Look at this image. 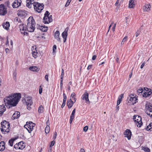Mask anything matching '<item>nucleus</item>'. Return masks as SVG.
Segmentation results:
<instances>
[{"label":"nucleus","mask_w":152,"mask_h":152,"mask_svg":"<svg viewBox=\"0 0 152 152\" xmlns=\"http://www.w3.org/2000/svg\"><path fill=\"white\" fill-rule=\"evenodd\" d=\"M27 24L26 26L23 24L19 25V28L21 34L27 35V31L30 32L34 31L35 28L36 23L33 17H29L27 20Z\"/></svg>","instance_id":"nucleus-1"},{"label":"nucleus","mask_w":152,"mask_h":152,"mask_svg":"<svg viewBox=\"0 0 152 152\" xmlns=\"http://www.w3.org/2000/svg\"><path fill=\"white\" fill-rule=\"evenodd\" d=\"M21 98V95L20 93L12 94L5 97L4 102L6 107L10 108L16 106Z\"/></svg>","instance_id":"nucleus-2"},{"label":"nucleus","mask_w":152,"mask_h":152,"mask_svg":"<svg viewBox=\"0 0 152 152\" xmlns=\"http://www.w3.org/2000/svg\"><path fill=\"white\" fill-rule=\"evenodd\" d=\"M1 131L4 134H5V132H8L10 131V124L9 123L4 120L1 123Z\"/></svg>","instance_id":"nucleus-3"},{"label":"nucleus","mask_w":152,"mask_h":152,"mask_svg":"<svg viewBox=\"0 0 152 152\" xmlns=\"http://www.w3.org/2000/svg\"><path fill=\"white\" fill-rule=\"evenodd\" d=\"M133 119L137 127H140L142 125V118L140 116L138 115H134Z\"/></svg>","instance_id":"nucleus-4"},{"label":"nucleus","mask_w":152,"mask_h":152,"mask_svg":"<svg viewBox=\"0 0 152 152\" xmlns=\"http://www.w3.org/2000/svg\"><path fill=\"white\" fill-rule=\"evenodd\" d=\"M138 99L134 97L133 95H130L127 98L128 104L129 105H133L137 102Z\"/></svg>","instance_id":"nucleus-5"},{"label":"nucleus","mask_w":152,"mask_h":152,"mask_svg":"<svg viewBox=\"0 0 152 152\" xmlns=\"http://www.w3.org/2000/svg\"><path fill=\"white\" fill-rule=\"evenodd\" d=\"M34 10L38 13L40 12L43 9L44 5L43 4H41L38 3H35L33 4Z\"/></svg>","instance_id":"nucleus-6"},{"label":"nucleus","mask_w":152,"mask_h":152,"mask_svg":"<svg viewBox=\"0 0 152 152\" xmlns=\"http://www.w3.org/2000/svg\"><path fill=\"white\" fill-rule=\"evenodd\" d=\"M35 124L31 122H26V124L25 125L24 127L28 131L29 133H30L33 130L34 127L35 126Z\"/></svg>","instance_id":"nucleus-7"},{"label":"nucleus","mask_w":152,"mask_h":152,"mask_svg":"<svg viewBox=\"0 0 152 152\" xmlns=\"http://www.w3.org/2000/svg\"><path fill=\"white\" fill-rule=\"evenodd\" d=\"M25 100L26 101L27 108L29 110H31V107L30 106L33 103L31 97L30 96H28L26 98Z\"/></svg>","instance_id":"nucleus-8"},{"label":"nucleus","mask_w":152,"mask_h":152,"mask_svg":"<svg viewBox=\"0 0 152 152\" xmlns=\"http://www.w3.org/2000/svg\"><path fill=\"white\" fill-rule=\"evenodd\" d=\"M7 8L4 4L0 5V15H4L7 13Z\"/></svg>","instance_id":"nucleus-9"},{"label":"nucleus","mask_w":152,"mask_h":152,"mask_svg":"<svg viewBox=\"0 0 152 152\" xmlns=\"http://www.w3.org/2000/svg\"><path fill=\"white\" fill-rule=\"evenodd\" d=\"M146 113L147 114L152 118V106L149 105L146 106Z\"/></svg>","instance_id":"nucleus-10"},{"label":"nucleus","mask_w":152,"mask_h":152,"mask_svg":"<svg viewBox=\"0 0 152 152\" xmlns=\"http://www.w3.org/2000/svg\"><path fill=\"white\" fill-rule=\"evenodd\" d=\"M21 0H15L13 3L12 6L14 8H17L21 5Z\"/></svg>","instance_id":"nucleus-11"},{"label":"nucleus","mask_w":152,"mask_h":152,"mask_svg":"<svg viewBox=\"0 0 152 152\" xmlns=\"http://www.w3.org/2000/svg\"><path fill=\"white\" fill-rule=\"evenodd\" d=\"M69 30V28L67 27L65 29L64 31L62 33V36L64 39L63 42H65L66 41V38L67 37L68 33L67 32Z\"/></svg>","instance_id":"nucleus-12"},{"label":"nucleus","mask_w":152,"mask_h":152,"mask_svg":"<svg viewBox=\"0 0 152 152\" xmlns=\"http://www.w3.org/2000/svg\"><path fill=\"white\" fill-rule=\"evenodd\" d=\"M88 94L86 92L82 96V99L83 100H85L86 103H90V101L88 99Z\"/></svg>","instance_id":"nucleus-13"},{"label":"nucleus","mask_w":152,"mask_h":152,"mask_svg":"<svg viewBox=\"0 0 152 152\" xmlns=\"http://www.w3.org/2000/svg\"><path fill=\"white\" fill-rule=\"evenodd\" d=\"M125 137H127L128 140H129L131 139L132 133L130 130L129 129H126L124 132Z\"/></svg>","instance_id":"nucleus-14"},{"label":"nucleus","mask_w":152,"mask_h":152,"mask_svg":"<svg viewBox=\"0 0 152 152\" xmlns=\"http://www.w3.org/2000/svg\"><path fill=\"white\" fill-rule=\"evenodd\" d=\"M37 29H40L41 31L43 32L46 31L48 30V27L45 26H41L37 24Z\"/></svg>","instance_id":"nucleus-15"},{"label":"nucleus","mask_w":152,"mask_h":152,"mask_svg":"<svg viewBox=\"0 0 152 152\" xmlns=\"http://www.w3.org/2000/svg\"><path fill=\"white\" fill-rule=\"evenodd\" d=\"M26 6L29 8H31L32 5L33 6V4L35 3L34 2V0H26Z\"/></svg>","instance_id":"nucleus-16"},{"label":"nucleus","mask_w":152,"mask_h":152,"mask_svg":"<svg viewBox=\"0 0 152 152\" xmlns=\"http://www.w3.org/2000/svg\"><path fill=\"white\" fill-rule=\"evenodd\" d=\"M151 6L150 4H146L143 7L144 11L149 12L150 11Z\"/></svg>","instance_id":"nucleus-17"},{"label":"nucleus","mask_w":152,"mask_h":152,"mask_svg":"<svg viewBox=\"0 0 152 152\" xmlns=\"http://www.w3.org/2000/svg\"><path fill=\"white\" fill-rule=\"evenodd\" d=\"M6 110V108L5 105L3 104L0 105V116L2 115Z\"/></svg>","instance_id":"nucleus-18"},{"label":"nucleus","mask_w":152,"mask_h":152,"mask_svg":"<svg viewBox=\"0 0 152 152\" xmlns=\"http://www.w3.org/2000/svg\"><path fill=\"white\" fill-rule=\"evenodd\" d=\"M26 11L24 10H20L18 11V16L22 17L26 14Z\"/></svg>","instance_id":"nucleus-19"},{"label":"nucleus","mask_w":152,"mask_h":152,"mask_svg":"<svg viewBox=\"0 0 152 152\" xmlns=\"http://www.w3.org/2000/svg\"><path fill=\"white\" fill-rule=\"evenodd\" d=\"M151 90L148 89L145 92L142 94L143 97H147L149 96L151 94Z\"/></svg>","instance_id":"nucleus-20"},{"label":"nucleus","mask_w":152,"mask_h":152,"mask_svg":"<svg viewBox=\"0 0 152 152\" xmlns=\"http://www.w3.org/2000/svg\"><path fill=\"white\" fill-rule=\"evenodd\" d=\"M60 33L59 31H57L55 33L54 37L59 42H61L60 39L59 38Z\"/></svg>","instance_id":"nucleus-21"},{"label":"nucleus","mask_w":152,"mask_h":152,"mask_svg":"<svg viewBox=\"0 0 152 152\" xmlns=\"http://www.w3.org/2000/svg\"><path fill=\"white\" fill-rule=\"evenodd\" d=\"M20 113L19 112L16 111L13 114L12 117L14 119L18 118L20 116Z\"/></svg>","instance_id":"nucleus-22"},{"label":"nucleus","mask_w":152,"mask_h":152,"mask_svg":"<svg viewBox=\"0 0 152 152\" xmlns=\"http://www.w3.org/2000/svg\"><path fill=\"white\" fill-rule=\"evenodd\" d=\"M5 143L4 141H1L0 142V151H3L5 149Z\"/></svg>","instance_id":"nucleus-23"},{"label":"nucleus","mask_w":152,"mask_h":152,"mask_svg":"<svg viewBox=\"0 0 152 152\" xmlns=\"http://www.w3.org/2000/svg\"><path fill=\"white\" fill-rule=\"evenodd\" d=\"M18 145L19 149L22 150L25 147V143L22 142H20L18 143Z\"/></svg>","instance_id":"nucleus-24"},{"label":"nucleus","mask_w":152,"mask_h":152,"mask_svg":"<svg viewBox=\"0 0 152 152\" xmlns=\"http://www.w3.org/2000/svg\"><path fill=\"white\" fill-rule=\"evenodd\" d=\"M3 26L4 29L8 30L9 29L10 26L9 23L8 22H7L3 24Z\"/></svg>","instance_id":"nucleus-25"},{"label":"nucleus","mask_w":152,"mask_h":152,"mask_svg":"<svg viewBox=\"0 0 152 152\" xmlns=\"http://www.w3.org/2000/svg\"><path fill=\"white\" fill-rule=\"evenodd\" d=\"M73 104V102L71 100V99L68 101L67 105L69 108H71L72 107Z\"/></svg>","instance_id":"nucleus-26"},{"label":"nucleus","mask_w":152,"mask_h":152,"mask_svg":"<svg viewBox=\"0 0 152 152\" xmlns=\"http://www.w3.org/2000/svg\"><path fill=\"white\" fill-rule=\"evenodd\" d=\"M49 17L48 16H44L43 19V22L45 24H48L49 22Z\"/></svg>","instance_id":"nucleus-27"},{"label":"nucleus","mask_w":152,"mask_h":152,"mask_svg":"<svg viewBox=\"0 0 152 152\" xmlns=\"http://www.w3.org/2000/svg\"><path fill=\"white\" fill-rule=\"evenodd\" d=\"M29 69L30 70L33 72H38V68L36 66H31L29 68Z\"/></svg>","instance_id":"nucleus-28"},{"label":"nucleus","mask_w":152,"mask_h":152,"mask_svg":"<svg viewBox=\"0 0 152 152\" xmlns=\"http://www.w3.org/2000/svg\"><path fill=\"white\" fill-rule=\"evenodd\" d=\"M134 1L133 0H130L129 1V6L130 8H133L134 6Z\"/></svg>","instance_id":"nucleus-29"},{"label":"nucleus","mask_w":152,"mask_h":152,"mask_svg":"<svg viewBox=\"0 0 152 152\" xmlns=\"http://www.w3.org/2000/svg\"><path fill=\"white\" fill-rule=\"evenodd\" d=\"M142 149L145 152H150V149L147 147H142Z\"/></svg>","instance_id":"nucleus-30"},{"label":"nucleus","mask_w":152,"mask_h":152,"mask_svg":"<svg viewBox=\"0 0 152 152\" xmlns=\"http://www.w3.org/2000/svg\"><path fill=\"white\" fill-rule=\"evenodd\" d=\"M147 130H149L151 129H152V123H151L146 128Z\"/></svg>","instance_id":"nucleus-31"},{"label":"nucleus","mask_w":152,"mask_h":152,"mask_svg":"<svg viewBox=\"0 0 152 152\" xmlns=\"http://www.w3.org/2000/svg\"><path fill=\"white\" fill-rule=\"evenodd\" d=\"M127 39V37L125 36L124 38L123 39V40L121 42V45H123L124 44V42H126Z\"/></svg>","instance_id":"nucleus-32"},{"label":"nucleus","mask_w":152,"mask_h":152,"mask_svg":"<svg viewBox=\"0 0 152 152\" xmlns=\"http://www.w3.org/2000/svg\"><path fill=\"white\" fill-rule=\"evenodd\" d=\"M43 108L42 106L41 105L39 106L38 108V111L39 113H42L43 112Z\"/></svg>","instance_id":"nucleus-33"},{"label":"nucleus","mask_w":152,"mask_h":152,"mask_svg":"<svg viewBox=\"0 0 152 152\" xmlns=\"http://www.w3.org/2000/svg\"><path fill=\"white\" fill-rule=\"evenodd\" d=\"M50 131V127L48 126H46L45 129V132L47 134L49 133Z\"/></svg>","instance_id":"nucleus-34"},{"label":"nucleus","mask_w":152,"mask_h":152,"mask_svg":"<svg viewBox=\"0 0 152 152\" xmlns=\"http://www.w3.org/2000/svg\"><path fill=\"white\" fill-rule=\"evenodd\" d=\"M14 140H15L14 139H12L9 140V144L11 146L13 145V143Z\"/></svg>","instance_id":"nucleus-35"},{"label":"nucleus","mask_w":152,"mask_h":152,"mask_svg":"<svg viewBox=\"0 0 152 152\" xmlns=\"http://www.w3.org/2000/svg\"><path fill=\"white\" fill-rule=\"evenodd\" d=\"M75 109H74L73 110V111L72 112V114L71 115L70 117V118H74V115H75Z\"/></svg>","instance_id":"nucleus-36"},{"label":"nucleus","mask_w":152,"mask_h":152,"mask_svg":"<svg viewBox=\"0 0 152 152\" xmlns=\"http://www.w3.org/2000/svg\"><path fill=\"white\" fill-rule=\"evenodd\" d=\"M32 53L33 55V56L35 58H36L37 57V52H35V51H33Z\"/></svg>","instance_id":"nucleus-37"},{"label":"nucleus","mask_w":152,"mask_h":152,"mask_svg":"<svg viewBox=\"0 0 152 152\" xmlns=\"http://www.w3.org/2000/svg\"><path fill=\"white\" fill-rule=\"evenodd\" d=\"M121 101L122 99H121V98H120V97H119L117 102V105H118L119 104L121 103Z\"/></svg>","instance_id":"nucleus-38"},{"label":"nucleus","mask_w":152,"mask_h":152,"mask_svg":"<svg viewBox=\"0 0 152 152\" xmlns=\"http://www.w3.org/2000/svg\"><path fill=\"white\" fill-rule=\"evenodd\" d=\"M14 147L16 150L19 149L18 143L15 144L14 146Z\"/></svg>","instance_id":"nucleus-39"},{"label":"nucleus","mask_w":152,"mask_h":152,"mask_svg":"<svg viewBox=\"0 0 152 152\" xmlns=\"http://www.w3.org/2000/svg\"><path fill=\"white\" fill-rule=\"evenodd\" d=\"M63 95V96H64V99H63V102H66V94L65 93H64Z\"/></svg>","instance_id":"nucleus-40"},{"label":"nucleus","mask_w":152,"mask_h":152,"mask_svg":"<svg viewBox=\"0 0 152 152\" xmlns=\"http://www.w3.org/2000/svg\"><path fill=\"white\" fill-rule=\"evenodd\" d=\"M75 93H74V92L72 93L71 94L70 96V99H72L73 98H74V97L75 96Z\"/></svg>","instance_id":"nucleus-41"},{"label":"nucleus","mask_w":152,"mask_h":152,"mask_svg":"<svg viewBox=\"0 0 152 152\" xmlns=\"http://www.w3.org/2000/svg\"><path fill=\"white\" fill-rule=\"evenodd\" d=\"M141 32V30H138L137 31L136 33V36L137 37L140 34Z\"/></svg>","instance_id":"nucleus-42"},{"label":"nucleus","mask_w":152,"mask_h":152,"mask_svg":"<svg viewBox=\"0 0 152 152\" xmlns=\"http://www.w3.org/2000/svg\"><path fill=\"white\" fill-rule=\"evenodd\" d=\"M56 48V45H53V53H56L55 50Z\"/></svg>","instance_id":"nucleus-43"},{"label":"nucleus","mask_w":152,"mask_h":152,"mask_svg":"<svg viewBox=\"0 0 152 152\" xmlns=\"http://www.w3.org/2000/svg\"><path fill=\"white\" fill-rule=\"evenodd\" d=\"M103 60H101L99 62V66H100L101 65H102V64H104L105 63V61H102Z\"/></svg>","instance_id":"nucleus-44"},{"label":"nucleus","mask_w":152,"mask_h":152,"mask_svg":"<svg viewBox=\"0 0 152 152\" xmlns=\"http://www.w3.org/2000/svg\"><path fill=\"white\" fill-rule=\"evenodd\" d=\"M49 17V22H51L53 20V19L52 18V15H50V16H48Z\"/></svg>","instance_id":"nucleus-45"},{"label":"nucleus","mask_w":152,"mask_h":152,"mask_svg":"<svg viewBox=\"0 0 152 152\" xmlns=\"http://www.w3.org/2000/svg\"><path fill=\"white\" fill-rule=\"evenodd\" d=\"M42 86H39V93L40 94H41L42 92Z\"/></svg>","instance_id":"nucleus-46"},{"label":"nucleus","mask_w":152,"mask_h":152,"mask_svg":"<svg viewBox=\"0 0 152 152\" xmlns=\"http://www.w3.org/2000/svg\"><path fill=\"white\" fill-rule=\"evenodd\" d=\"M49 14L50 13H49V12L48 11H46L45 14L44 16H48Z\"/></svg>","instance_id":"nucleus-47"},{"label":"nucleus","mask_w":152,"mask_h":152,"mask_svg":"<svg viewBox=\"0 0 152 152\" xmlns=\"http://www.w3.org/2000/svg\"><path fill=\"white\" fill-rule=\"evenodd\" d=\"M14 20L15 21H18V22H19L20 21V18H18L17 17L15 18Z\"/></svg>","instance_id":"nucleus-48"},{"label":"nucleus","mask_w":152,"mask_h":152,"mask_svg":"<svg viewBox=\"0 0 152 152\" xmlns=\"http://www.w3.org/2000/svg\"><path fill=\"white\" fill-rule=\"evenodd\" d=\"M88 129V127L87 126H85L83 128V130L85 132H86Z\"/></svg>","instance_id":"nucleus-49"},{"label":"nucleus","mask_w":152,"mask_h":152,"mask_svg":"<svg viewBox=\"0 0 152 152\" xmlns=\"http://www.w3.org/2000/svg\"><path fill=\"white\" fill-rule=\"evenodd\" d=\"M57 135V133L56 132H55V133H54V135L53 136V138L54 140L56 139V137Z\"/></svg>","instance_id":"nucleus-50"},{"label":"nucleus","mask_w":152,"mask_h":152,"mask_svg":"<svg viewBox=\"0 0 152 152\" xmlns=\"http://www.w3.org/2000/svg\"><path fill=\"white\" fill-rule=\"evenodd\" d=\"M64 70L63 69H62L61 74V77H62V78H63L64 75Z\"/></svg>","instance_id":"nucleus-51"},{"label":"nucleus","mask_w":152,"mask_h":152,"mask_svg":"<svg viewBox=\"0 0 152 152\" xmlns=\"http://www.w3.org/2000/svg\"><path fill=\"white\" fill-rule=\"evenodd\" d=\"M5 4L7 6L9 7L10 5V3L9 1H7L5 2Z\"/></svg>","instance_id":"nucleus-52"},{"label":"nucleus","mask_w":152,"mask_h":152,"mask_svg":"<svg viewBox=\"0 0 152 152\" xmlns=\"http://www.w3.org/2000/svg\"><path fill=\"white\" fill-rule=\"evenodd\" d=\"M55 142L54 140H53L51 142V144L50 145V147H51L53 146L55 144Z\"/></svg>","instance_id":"nucleus-53"},{"label":"nucleus","mask_w":152,"mask_h":152,"mask_svg":"<svg viewBox=\"0 0 152 152\" xmlns=\"http://www.w3.org/2000/svg\"><path fill=\"white\" fill-rule=\"evenodd\" d=\"M119 0H117L115 4V6H118L119 5Z\"/></svg>","instance_id":"nucleus-54"},{"label":"nucleus","mask_w":152,"mask_h":152,"mask_svg":"<svg viewBox=\"0 0 152 152\" xmlns=\"http://www.w3.org/2000/svg\"><path fill=\"white\" fill-rule=\"evenodd\" d=\"M116 23H115L114 24V25L113 27L112 28V29L113 31H115V28L116 26Z\"/></svg>","instance_id":"nucleus-55"},{"label":"nucleus","mask_w":152,"mask_h":152,"mask_svg":"<svg viewBox=\"0 0 152 152\" xmlns=\"http://www.w3.org/2000/svg\"><path fill=\"white\" fill-rule=\"evenodd\" d=\"M145 62H143L142 64V65L140 66V68L142 69L143 68V66H144L145 65Z\"/></svg>","instance_id":"nucleus-56"},{"label":"nucleus","mask_w":152,"mask_h":152,"mask_svg":"<svg viewBox=\"0 0 152 152\" xmlns=\"http://www.w3.org/2000/svg\"><path fill=\"white\" fill-rule=\"evenodd\" d=\"M45 78L47 82L48 81V75H45Z\"/></svg>","instance_id":"nucleus-57"},{"label":"nucleus","mask_w":152,"mask_h":152,"mask_svg":"<svg viewBox=\"0 0 152 152\" xmlns=\"http://www.w3.org/2000/svg\"><path fill=\"white\" fill-rule=\"evenodd\" d=\"M137 91L139 93H141L142 92V88H140Z\"/></svg>","instance_id":"nucleus-58"},{"label":"nucleus","mask_w":152,"mask_h":152,"mask_svg":"<svg viewBox=\"0 0 152 152\" xmlns=\"http://www.w3.org/2000/svg\"><path fill=\"white\" fill-rule=\"evenodd\" d=\"M46 125H47V126H49L50 124V122H49V120H48L47 121Z\"/></svg>","instance_id":"nucleus-59"},{"label":"nucleus","mask_w":152,"mask_h":152,"mask_svg":"<svg viewBox=\"0 0 152 152\" xmlns=\"http://www.w3.org/2000/svg\"><path fill=\"white\" fill-rule=\"evenodd\" d=\"M96 56L95 55H94L92 57V59L93 60H95L96 59Z\"/></svg>","instance_id":"nucleus-60"},{"label":"nucleus","mask_w":152,"mask_h":152,"mask_svg":"<svg viewBox=\"0 0 152 152\" xmlns=\"http://www.w3.org/2000/svg\"><path fill=\"white\" fill-rule=\"evenodd\" d=\"M69 4H70V3H69V2L67 1L65 6L66 7H68L69 5Z\"/></svg>","instance_id":"nucleus-61"},{"label":"nucleus","mask_w":152,"mask_h":152,"mask_svg":"<svg viewBox=\"0 0 152 152\" xmlns=\"http://www.w3.org/2000/svg\"><path fill=\"white\" fill-rule=\"evenodd\" d=\"M65 103H66V102H63V103H62V105L61 106L62 108H63V107H64V106L65 105Z\"/></svg>","instance_id":"nucleus-62"},{"label":"nucleus","mask_w":152,"mask_h":152,"mask_svg":"<svg viewBox=\"0 0 152 152\" xmlns=\"http://www.w3.org/2000/svg\"><path fill=\"white\" fill-rule=\"evenodd\" d=\"M73 119H74L73 118H70V120L69 121V123L70 124H71L72 123Z\"/></svg>","instance_id":"nucleus-63"},{"label":"nucleus","mask_w":152,"mask_h":152,"mask_svg":"<svg viewBox=\"0 0 152 152\" xmlns=\"http://www.w3.org/2000/svg\"><path fill=\"white\" fill-rule=\"evenodd\" d=\"M5 50L6 52L7 53L9 52V49H8L7 48H6Z\"/></svg>","instance_id":"nucleus-64"}]
</instances>
